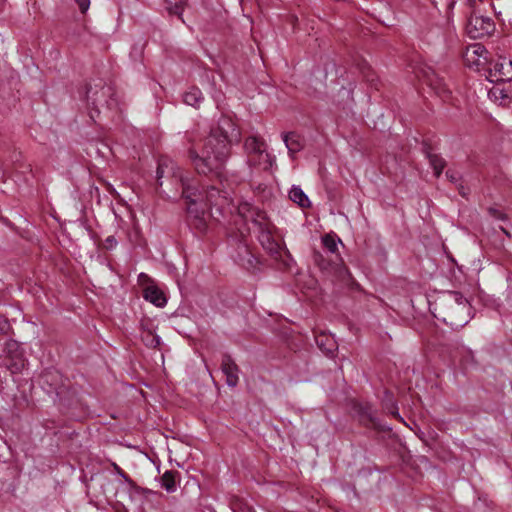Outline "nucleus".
Returning a JSON list of instances; mask_svg holds the SVG:
<instances>
[{
    "label": "nucleus",
    "mask_w": 512,
    "mask_h": 512,
    "mask_svg": "<svg viewBox=\"0 0 512 512\" xmlns=\"http://www.w3.org/2000/svg\"><path fill=\"white\" fill-rule=\"evenodd\" d=\"M228 156V140L224 135H210L200 148L190 151V158L198 173L217 171Z\"/></svg>",
    "instance_id": "f257e3e1"
},
{
    "label": "nucleus",
    "mask_w": 512,
    "mask_h": 512,
    "mask_svg": "<svg viewBox=\"0 0 512 512\" xmlns=\"http://www.w3.org/2000/svg\"><path fill=\"white\" fill-rule=\"evenodd\" d=\"M238 216L245 221L249 222L252 228L258 233V238L265 250L272 255H280L283 250V245L280 241L276 240L273 231L274 226L266 218V214L257 210L251 204L244 202L237 206Z\"/></svg>",
    "instance_id": "f03ea898"
},
{
    "label": "nucleus",
    "mask_w": 512,
    "mask_h": 512,
    "mask_svg": "<svg viewBox=\"0 0 512 512\" xmlns=\"http://www.w3.org/2000/svg\"><path fill=\"white\" fill-rule=\"evenodd\" d=\"M445 302L450 309L448 318L444 321L451 326L462 327L471 319V306L467 299L459 292H449L446 295Z\"/></svg>",
    "instance_id": "7ed1b4c3"
},
{
    "label": "nucleus",
    "mask_w": 512,
    "mask_h": 512,
    "mask_svg": "<svg viewBox=\"0 0 512 512\" xmlns=\"http://www.w3.org/2000/svg\"><path fill=\"white\" fill-rule=\"evenodd\" d=\"M495 29L493 20L474 11L468 19L466 33L470 38L478 39L490 35Z\"/></svg>",
    "instance_id": "20e7f679"
},
{
    "label": "nucleus",
    "mask_w": 512,
    "mask_h": 512,
    "mask_svg": "<svg viewBox=\"0 0 512 512\" xmlns=\"http://www.w3.org/2000/svg\"><path fill=\"white\" fill-rule=\"evenodd\" d=\"M244 148L249 155V161L253 165H261L264 168L271 165V156L266 152L264 143L257 137H248L245 140Z\"/></svg>",
    "instance_id": "39448f33"
},
{
    "label": "nucleus",
    "mask_w": 512,
    "mask_h": 512,
    "mask_svg": "<svg viewBox=\"0 0 512 512\" xmlns=\"http://www.w3.org/2000/svg\"><path fill=\"white\" fill-rule=\"evenodd\" d=\"M205 207H210V215L215 219H218L216 214L223 216L226 213H233V209L235 208L227 195L221 194V192L215 188H211L207 192Z\"/></svg>",
    "instance_id": "423d86ee"
},
{
    "label": "nucleus",
    "mask_w": 512,
    "mask_h": 512,
    "mask_svg": "<svg viewBox=\"0 0 512 512\" xmlns=\"http://www.w3.org/2000/svg\"><path fill=\"white\" fill-rule=\"evenodd\" d=\"M463 58L469 68L479 70L487 64L488 51L483 45L474 43L466 48Z\"/></svg>",
    "instance_id": "0eeeda50"
},
{
    "label": "nucleus",
    "mask_w": 512,
    "mask_h": 512,
    "mask_svg": "<svg viewBox=\"0 0 512 512\" xmlns=\"http://www.w3.org/2000/svg\"><path fill=\"white\" fill-rule=\"evenodd\" d=\"M490 82H510L512 80V60L499 57L489 69Z\"/></svg>",
    "instance_id": "6e6552de"
},
{
    "label": "nucleus",
    "mask_w": 512,
    "mask_h": 512,
    "mask_svg": "<svg viewBox=\"0 0 512 512\" xmlns=\"http://www.w3.org/2000/svg\"><path fill=\"white\" fill-rule=\"evenodd\" d=\"M488 90L489 99L502 107H509L512 103V89L507 82H494Z\"/></svg>",
    "instance_id": "1a4fd4ad"
},
{
    "label": "nucleus",
    "mask_w": 512,
    "mask_h": 512,
    "mask_svg": "<svg viewBox=\"0 0 512 512\" xmlns=\"http://www.w3.org/2000/svg\"><path fill=\"white\" fill-rule=\"evenodd\" d=\"M221 368L226 376V383L231 387H235L238 383L237 365L232 361V359L229 356L226 355L222 359Z\"/></svg>",
    "instance_id": "9d476101"
},
{
    "label": "nucleus",
    "mask_w": 512,
    "mask_h": 512,
    "mask_svg": "<svg viewBox=\"0 0 512 512\" xmlns=\"http://www.w3.org/2000/svg\"><path fill=\"white\" fill-rule=\"evenodd\" d=\"M144 298L157 307H163L167 303L164 293L155 285L149 284L144 288Z\"/></svg>",
    "instance_id": "9b49d317"
},
{
    "label": "nucleus",
    "mask_w": 512,
    "mask_h": 512,
    "mask_svg": "<svg viewBox=\"0 0 512 512\" xmlns=\"http://www.w3.org/2000/svg\"><path fill=\"white\" fill-rule=\"evenodd\" d=\"M290 199L297 203L301 207H308L310 205V201L303 190L299 187L294 186L289 192Z\"/></svg>",
    "instance_id": "f8f14e48"
},
{
    "label": "nucleus",
    "mask_w": 512,
    "mask_h": 512,
    "mask_svg": "<svg viewBox=\"0 0 512 512\" xmlns=\"http://www.w3.org/2000/svg\"><path fill=\"white\" fill-rule=\"evenodd\" d=\"M316 342L320 349L327 353H332L335 349V341L332 336L321 334L316 336Z\"/></svg>",
    "instance_id": "ddd939ff"
},
{
    "label": "nucleus",
    "mask_w": 512,
    "mask_h": 512,
    "mask_svg": "<svg viewBox=\"0 0 512 512\" xmlns=\"http://www.w3.org/2000/svg\"><path fill=\"white\" fill-rule=\"evenodd\" d=\"M202 100V92L198 88H191L184 94V102L190 106H197Z\"/></svg>",
    "instance_id": "4468645a"
},
{
    "label": "nucleus",
    "mask_w": 512,
    "mask_h": 512,
    "mask_svg": "<svg viewBox=\"0 0 512 512\" xmlns=\"http://www.w3.org/2000/svg\"><path fill=\"white\" fill-rule=\"evenodd\" d=\"M285 145L291 155L301 149V143L297 135L291 133L284 136Z\"/></svg>",
    "instance_id": "2eb2a0df"
},
{
    "label": "nucleus",
    "mask_w": 512,
    "mask_h": 512,
    "mask_svg": "<svg viewBox=\"0 0 512 512\" xmlns=\"http://www.w3.org/2000/svg\"><path fill=\"white\" fill-rule=\"evenodd\" d=\"M188 213L190 216L198 219L200 222L205 218L206 210L204 208H198V202L196 199H191L188 205Z\"/></svg>",
    "instance_id": "dca6fc26"
},
{
    "label": "nucleus",
    "mask_w": 512,
    "mask_h": 512,
    "mask_svg": "<svg viewBox=\"0 0 512 512\" xmlns=\"http://www.w3.org/2000/svg\"><path fill=\"white\" fill-rule=\"evenodd\" d=\"M324 247L331 253H335L341 240L335 235L327 234L322 238Z\"/></svg>",
    "instance_id": "f3484780"
},
{
    "label": "nucleus",
    "mask_w": 512,
    "mask_h": 512,
    "mask_svg": "<svg viewBox=\"0 0 512 512\" xmlns=\"http://www.w3.org/2000/svg\"><path fill=\"white\" fill-rule=\"evenodd\" d=\"M11 358L12 361L8 364V368L12 373L20 372L25 366L22 353H16L15 356H11Z\"/></svg>",
    "instance_id": "a211bd4d"
},
{
    "label": "nucleus",
    "mask_w": 512,
    "mask_h": 512,
    "mask_svg": "<svg viewBox=\"0 0 512 512\" xmlns=\"http://www.w3.org/2000/svg\"><path fill=\"white\" fill-rule=\"evenodd\" d=\"M162 487L167 492H174L176 489L175 480L171 472H165L161 478Z\"/></svg>",
    "instance_id": "6ab92c4d"
},
{
    "label": "nucleus",
    "mask_w": 512,
    "mask_h": 512,
    "mask_svg": "<svg viewBox=\"0 0 512 512\" xmlns=\"http://www.w3.org/2000/svg\"><path fill=\"white\" fill-rule=\"evenodd\" d=\"M429 159L435 175L439 176L445 167V161L436 155H431Z\"/></svg>",
    "instance_id": "aec40b11"
},
{
    "label": "nucleus",
    "mask_w": 512,
    "mask_h": 512,
    "mask_svg": "<svg viewBox=\"0 0 512 512\" xmlns=\"http://www.w3.org/2000/svg\"><path fill=\"white\" fill-rule=\"evenodd\" d=\"M185 2H171V5L167 7V10L170 14H175L180 16L184 10Z\"/></svg>",
    "instance_id": "412c9836"
},
{
    "label": "nucleus",
    "mask_w": 512,
    "mask_h": 512,
    "mask_svg": "<svg viewBox=\"0 0 512 512\" xmlns=\"http://www.w3.org/2000/svg\"><path fill=\"white\" fill-rule=\"evenodd\" d=\"M138 282L140 285H142L144 288L149 284H154L152 280L149 278V276L145 273H140L138 275Z\"/></svg>",
    "instance_id": "4be33fe9"
},
{
    "label": "nucleus",
    "mask_w": 512,
    "mask_h": 512,
    "mask_svg": "<svg viewBox=\"0 0 512 512\" xmlns=\"http://www.w3.org/2000/svg\"><path fill=\"white\" fill-rule=\"evenodd\" d=\"M6 348L9 354L16 353L19 349V344L16 341H9L6 344Z\"/></svg>",
    "instance_id": "5701e85b"
},
{
    "label": "nucleus",
    "mask_w": 512,
    "mask_h": 512,
    "mask_svg": "<svg viewBox=\"0 0 512 512\" xmlns=\"http://www.w3.org/2000/svg\"><path fill=\"white\" fill-rule=\"evenodd\" d=\"M90 2H80V10L85 13L89 9Z\"/></svg>",
    "instance_id": "b1692460"
},
{
    "label": "nucleus",
    "mask_w": 512,
    "mask_h": 512,
    "mask_svg": "<svg viewBox=\"0 0 512 512\" xmlns=\"http://www.w3.org/2000/svg\"><path fill=\"white\" fill-rule=\"evenodd\" d=\"M114 467H115V469H116L117 473H118V474H119L123 479H125V481H128V480H129V479H128V477L126 476V474H125V473H124V472H123V471H122V470H121V469H120L116 464H114Z\"/></svg>",
    "instance_id": "393cba45"
},
{
    "label": "nucleus",
    "mask_w": 512,
    "mask_h": 512,
    "mask_svg": "<svg viewBox=\"0 0 512 512\" xmlns=\"http://www.w3.org/2000/svg\"><path fill=\"white\" fill-rule=\"evenodd\" d=\"M162 174H163V168H162V165H160L158 170H157L158 178L162 177Z\"/></svg>",
    "instance_id": "a878e982"
},
{
    "label": "nucleus",
    "mask_w": 512,
    "mask_h": 512,
    "mask_svg": "<svg viewBox=\"0 0 512 512\" xmlns=\"http://www.w3.org/2000/svg\"><path fill=\"white\" fill-rule=\"evenodd\" d=\"M378 4H380L381 6H383L384 8H387L389 2H383V1H380L378 2Z\"/></svg>",
    "instance_id": "bb28decb"
},
{
    "label": "nucleus",
    "mask_w": 512,
    "mask_h": 512,
    "mask_svg": "<svg viewBox=\"0 0 512 512\" xmlns=\"http://www.w3.org/2000/svg\"><path fill=\"white\" fill-rule=\"evenodd\" d=\"M377 18H378V20H379V21H381V22H383V23H385V24H386V21H385V19H384V18H382L381 16H378Z\"/></svg>",
    "instance_id": "cd10ccee"
},
{
    "label": "nucleus",
    "mask_w": 512,
    "mask_h": 512,
    "mask_svg": "<svg viewBox=\"0 0 512 512\" xmlns=\"http://www.w3.org/2000/svg\"><path fill=\"white\" fill-rule=\"evenodd\" d=\"M197 228H198V229H201V230H203V229H204V227H201V225H200V224H199V225H197Z\"/></svg>",
    "instance_id": "c85d7f7f"
}]
</instances>
